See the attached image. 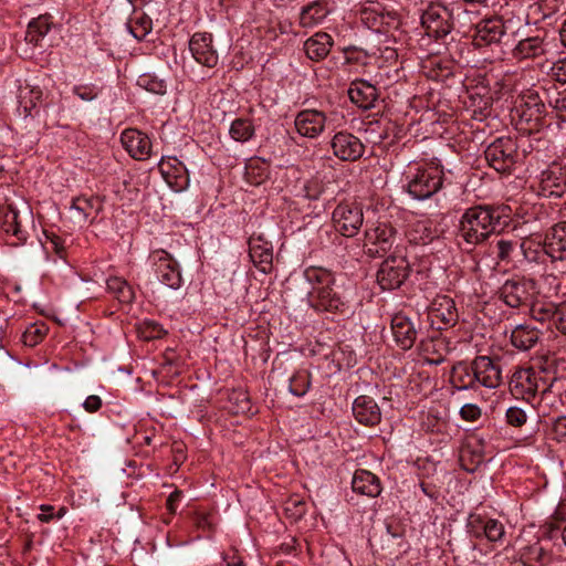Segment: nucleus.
<instances>
[{
	"label": "nucleus",
	"instance_id": "nucleus-1",
	"mask_svg": "<svg viewBox=\"0 0 566 566\" xmlns=\"http://www.w3.org/2000/svg\"><path fill=\"white\" fill-rule=\"evenodd\" d=\"M510 220L507 206L476 205L464 210L459 220L458 237L475 247L501 231Z\"/></svg>",
	"mask_w": 566,
	"mask_h": 566
},
{
	"label": "nucleus",
	"instance_id": "nucleus-2",
	"mask_svg": "<svg viewBox=\"0 0 566 566\" xmlns=\"http://www.w3.org/2000/svg\"><path fill=\"white\" fill-rule=\"evenodd\" d=\"M304 277L311 285L307 294L310 306L318 313L345 315L349 302L336 285V274L323 266H308Z\"/></svg>",
	"mask_w": 566,
	"mask_h": 566
},
{
	"label": "nucleus",
	"instance_id": "nucleus-3",
	"mask_svg": "<svg viewBox=\"0 0 566 566\" xmlns=\"http://www.w3.org/2000/svg\"><path fill=\"white\" fill-rule=\"evenodd\" d=\"M406 191L417 200L431 198L443 186L444 171L438 159L411 161L403 174Z\"/></svg>",
	"mask_w": 566,
	"mask_h": 566
},
{
	"label": "nucleus",
	"instance_id": "nucleus-4",
	"mask_svg": "<svg viewBox=\"0 0 566 566\" xmlns=\"http://www.w3.org/2000/svg\"><path fill=\"white\" fill-rule=\"evenodd\" d=\"M33 226V212L27 202L21 201L18 206L7 200L0 206V229L9 244L13 247L25 244Z\"/></svg>",
	"mask_w": 566,
	"mask_h": 566
},
{
	"label": "nucleus",
	"instance_id": "nucleus-5",
	"mask_svg": "<svg viewBox=\"0 0 566 566\" xmlns=\"http://www.w3.org/2000/svg\"><path fill=\"white\" fill-rule=\"evenodd\" d=\"M557 38L548 30H537L517 41L511 51L512 57L517 62L549 60L558 54Z\"/></svg>",
	"mask_w": 566,
	"mask_h": 566
},
{
	"label": "nucleus",
	"instance_id": "nucleus-6",
	"mask_svg": "<svg viewBox=\"0 0 566 566\" xmlns=\"http://www.w3.org/2000/svg\"><path fill=\"white\" fill-rule=\"evenodd\" d=\"M565 380L554 377L548 386L542 381L539 374L533 368H520L515 370L510 380V391L517 399H522L527 403L534 405L537 394L541 391L542 397L555 389H560Z\"/></svg>",
	"mask_w": 566,
	"mask_h": 566
},
{
	"label": "nucleus",
	"instance_id": "nucleus-7",
	"mask_svg": "<svg viewBox=\"0 0 566 566\" xmlns=\"http://www.w3.org/2000/svg\"><path fill=\"white\" fill-rule=\"evenodd\" d=\"M459 11H465L459 3L447 6L441 2H430L421 13V27L429 38L442 40L452 32L454 14Z\"/></svg>",
	"mask_w": 566,
	"mask_h": 566
},
{
	"label": "nucleus",
	"instance_id": "nucleus-8",
	"mask_svg": "<svg viewBox=\"0 0 566 566\" xmlns=\"http://www.w3.org/2000/svg\"><path fill=\"white\" fill-rule=\"evenodd\" d=\"M520 129L528 134L539 132L546 125L545 99L536 91L524 93L515 106Z\"/></svg>",
	"mask_w": 566,
	"mask_h": 566
},
{
	"label": "nucleus",
	"instance_id": "nucleus-9",
	"mask_svg": "<svg viewBox=\"0 0 566 566\" xmlns=\"http://www.w3.org/2000/svg\"><path fill=\"white\" fill-rule=\"evenodd\" d=\"M484 157L495 171L511 175L518 160V146L511 137H499L485 148Z\"/></svg>",
	"mask_w": 566,
	"mask_h": 566
},
{
	"label": "nucleus",
	"instance_id": "nucleus-10",
	"mask_svg": "<svg viewBox=\"0 0 566 566\" xmlns=\"http://www.w3.org/2000/svg\"><path fill=\"white\" fill-rule=\"evenodd\" d=\"M364 237L368 255L382 256L397 244L398 231L389 221L377 220L366 223Z\"/></svg>",
	"mask_w": 566,
	"mask_h": 566
},
{
	"label": "nucleus",
	"instance_id": "nucleus-11",
	"mask_svg": "<svg viewBox=\"0 0 566 566\" xmlns=\"http://www.w3.org/2000/svg\"><path fill=\"white\" fill-rule=\"evenodd\" d=\"M335 231L345 237L354 238L364 224L363 207L355 200L340 201L332 212Z\"/></svg>",
	"mask_w": 566,
	"mask_h": 566
},
{
	"label": "nucleus",
	"instance_id": "nucleus-12",
	"mask_svg": "<svg viewBox=\"0 0 566 566\" xmlns=\"http://www.w3.org/2000/svg\"><path fill=\"white\" fill-rule=\"evenodd\" d=\"M335 116L336 113L326 114L314 108L303 109L296 114L294 126L300 136L315 139L323 134L325 128H336Z\"/></svg>",
	"mask_w": 566,
	"mask_h": 566
},
{
	"label": "nucleus",
	"instance_id": "nucleus-13",
	"mask_svg": "<svg viewBox=\"0 0 566 566\" xmlns=\"http://www.w3.org/2000/svg\"><path fill=\"white\" fill-rule=\"evenodd\" d=\"M148 260L160 283L172 290L180 289L182 285L180 266L170 253L164 249H156L149 253Z\"/></svg>",
	"mask_w": 566,
	"mask_h": 566
},
{
	"label": "nucleus",
	"instance_id": "nucleus-14",
	"mask_svg": "<svg viewBox=\"0 0 566 566\" xmlns=\"http://www.w3.org/2000/svg\"><path fill=\"white\" fill-rule=\"evenodd\" d=\"M506 22L500 15H492L480 20L474 27L472 43L475 48L502 43L507 35Z\"/></svg>",
	"mask_w": 566,
	"mask_h": 566
},
{
	"label": "nucleus",
	"instance_id": "nucleus-15",
	"mask_svg": "<svg viewBox=\"0 0 566 566\" xmlns=\"http://www.w3.org/2000/svg\"><path fill=\"white\" fill-rule=\"evenodd\" d=\"M409 276V263L405 258L389 256L377 272V282L382 290H395Z\"/></svg>",
	"mask_w": 566,
	"mask_h": 566
},
{
	"label": "nucleus",
	"instance_id": "nucleus-16",
	"mask_svg": "<svg viewBox=\"0 0 566 566\" xmlns=\"http://www.w3.org/2000/svg\"><path fill=\"white\" fill-rule=\"evenodd\" d=\"M463 104L473 119L483 122L492 113L493 97L490 87L483 83L468 87Z\"/></svg>",
	"mask_w": 566,
	"mask_h": 566
},
{
	"label": "nucleus",
	"instance_id": "nucleus-17",
	"mask_svg": "<svg viewBox=\"0 0 566 566\" xmlns=\"http://www.w3.org/2000/svg\"><path fill=\"white\" fill-rule=\"evenodd\" d=\"M537 192L545 198H562L566 195V167L553 164L537 177Z\"/></svg>",
	"mask_w": 566,
	"mask_h": 566
},
{
	"label": "nucleus",
	"instance_id": "nucleus-18",
	"mask_svg": "<svg viewBox=\"0 0 566 566\" xmlns=\"http://www.w3.org/2000/svg\"><path fill=\"white\" fill-rule=\"evenodd\" d=\"M331 147L334 156L343 161H356L365 153L361 140L346 130L338 132L333 136Z\"/></svg>",
	"mask_w": 566,
	"mask_h": 566
},
{
	"label": "nucleus",
	"instance_id": "nucleus-19",
	"mask_svg": "<svg viewBox=\"0 0 566 566\" xmlns=\"http://www.w3.org/2000/svg\"><path fill=\"white\" fill-rule=\"evenodd\" d=\"M249 258L262 273L270 274L273 270V245L261 233H253L249 241Z\"/></svg>",
	"mask_w": 566,
	"mask_h": 566
},
{
	"label": "nucleus",
	"instance_id": "nucleus-20",
	"mask_svg": "<svg viewBox=\"0 0 566 566\" xmlns=\"http://www.w3.org/2000/svg\"><path fill=\"white\" fill-rule=\"evenodd\" d=\"M478 388H497L502 382V369L499 361L489 356H476L473 360Z\"/></svg>",
	"mask_w": 566,
	"mask_h": 566
},
{
	"label": "nucleus",
	"instance_id": "nucleus-21",
	"mask_svg": "<svg viewBox=\"0 0 566 566\" xmlns=\"http://www.w3.org/2000/svg\"><path fill=\"white\" fill-rule=\"evenodd\" d=\"M158 169L172 190L179 192L188 188V170L177 157H163L158 163Z\"/></svg>",
	"mask_w": 566,
	"mask_h": 566
},
{
	"label": "nucleus",
	"instance_id": "nucleus-22",
	"mask_svg": "<svg viewBox=\"0 0 566 566\" xmlns=\"http://www.w3.org/2000/svg\"><path fill=\"white\" fill-rule=\"evenodd\" d=\"M189 50L199 64L210 69L218 64L219 56L213 49L211 33L196 32L189 40Z\"/></svg>",
	"mask_w": 566,
	"mask_h": 566
},
{
	"label": "nucleus",
	"instance_id": "nucleus-23",
	"mask_svg": "<svg viewBox=\"0 0 566 566\" xmlns=\"http://www.w3.org/2000/svg\"><path fill=\"white\" fill-rule=\"evenodd\" d=\"M531 287L532 282L525 279L506 280L499 290V297L507 306L518 308L530 301Z\"/></svg>",
	"mask_w": 566,
	"mask_h": 566
},
{
	"label": "nucleus",
	"instance_id": "nucleus-24",
	"mask_svg": "<svg viewBox=\"0 0 566 566\" xmlns=\"http://www.w3.org/2000/svg\"><path fill=\"white\" fill-rule=\"evenodd\" d=\"M361 22L371 31L380 34H389L398 30L400 25L397 12H385L375 8L363 10Z\"/></svg>",
	"mask_w": 566,
	"mask_h": 566
},
{
	"label": "nucleus",
	"instance_id": "nucleus-25",
	"mask_svg": "<svg viewBox=\"0 0 566 566\" xmlns=\"http://www.w3.org/2000/svg\"><path fill=\"white\" fill-rule=\"evenodd\" d=\"M120 142L129 156L136 160H146L151 155L150 138L136 128L123 130Z\"/></svg>",
	"mask_w": 566,
	"mask_h": 566
},
{
	"label": "nucleus",
	"instance_id": "nucleus-26",
	"mask_svg": "<svg viewBox=\"0 0 566 566\" xmlns=\"http://www.w3.org/2000/svg\"><path fill=\"white\" fill-rule=\"evenodd\" d=\"M429 315L432 322H441L439 329L454 326L459 321L454 301L448 295H437L429 306Z\"/></svg>",
	"mask_w": 566,
	"mask_h": 566
},
{
	"label": "nucleus",
	"instance_id": "nucleus-27",
	"mask_svg": "<svg viewBox=\"0 0 566 566\" xmlns=\"http://www.w3.org/2000/svg\"><path fill=\"white\" fill-rule=\"evenodd\" d=\"M544 252L552 262L566 261V221L557 222L547 230Z\"/></svg>",
	"mask_w": 566,
	"mask_h": 566
},
{
	"label": "nucleus",
	"instance_id": "nucleus-28",
	"mask_svg": "<svg viewBox=\"0 0 566 566\" xmlns=\"http://www.w3.org/2000/svg\"><path fill=\"white\" fill-rule=\"evenodd\" d=\"M391 332L396 345L402 350L412 348L418 336L413 323L402 314H396L391 318Z\"/></svg>",
	"mask_w": 566,
	"mask_h": 566
},
{
	"label": "nucleus",
	"instance_id": "nucleus-29",
	"mask_svg": "<svg viewBox=\"0 0 566 566\" xmlns=\"http://www.w3.org/2000/svg\"><path fill=\"white\" fill-rule=\"evenodd\" d=\"M355 419L367 427H374L381 420V411L377 402L369 396H358L353 402Z\"/></svg>",
	"mask_w": 566,
	"mask_h": 566
},
{
	"label": "nucleus",
	"instance_id": "nucleus-30",
	"mask_svg": "<svg viewBox=\"0 0 566 566\" xmlns=\"http://www.w3.org/2000/svg\"><path fill=\"white\" fill-rule=\"evenodd\" d=\"M348 97L359 108L370 109L378 99V90L365 80H355L349 85Z\"/></svg>",
	"mask_w": 566,
	"mask_h": 566
},
{
	"label": "nucleus",
	"instance_id": "nucleus-31",
	"mask_svg": "<svg viewBox=\"0 0 566 566\" xmlns=\"http://www.w3.org/2000/svg\"><path fill=\"white\" fill-rule=\"evenodd\" d=\"M331 13L326 0H315L302 7L298 15V24L304 29H313L321 25Z\"/></svg>",
	"mask_w": 566,
	"mask_h": 566
},
{
	"label": "nucleus",
	"instance_id": "nucleus-32",
	"mask_svg": "<svg viewBox=\"0 0 566 566\" xmlns=\"http://www.w3.org/2000/svg\"><path fill=\"white\" fill-rule=\"evenodd\" d=\"M450 382L459 391L478 390L473 361L461 360L455 363L451 368Z\"/></svg>",
	"mask_w": 566,
	"mask_h": 566
},
{
	"label": "nucleus",
	"instance_id": "nucleus-33",
	"mask_svg": "<svg viewBox=\"0 0 566 566\" xmlns=\"http://www.w3.org/2000/svg\"><path fill=\"white\" fill-rule=\"evenodd\" d=\"M352 489L355 493L371 499L379 496L382 491L379 478L363 469L354 473Z\"/></svg>",
	"mask_w": 566,
	"mask_h": 566
},
{
	"label": "nucleus",
	"instance_id": "nucleus-34",
	"mask_svg": "<svg viewBox=\"0 0 566 566\" xmlns=\"http://www.w3.org/2000/svg\"><path fill=\"white\" fill-rule=\"evenodd\" d=\"M542 332L530 324L516 325L510 336L511 344L521 352L531 350L539 342Z\"/></svg>",
	"mask_w": 566,
	"mask_h": 566
},
{
	"label": "nucleus",
	"instance_id": "nucleus-35",
	"mask_svg": "<svg viewBox=\"0 0 566 566\" xmlns=\"http://www.w3.org/2000/svg\"><path fill=\"white\" fill-rule=\"evenodd\" d=\"M333 38L326 32H317L304 43V51L312 61H322L331 52Z\"/></svg>",
	"mask_w": 566,
	"mask_h": 566
},
{
	"label": "nucleus",
	"instance_id": "nucleus-36",
	"mask_svg": "<svg viewBox=\"0 0 566 566\" xmlns=\"http://www.w3.org/2000/svg\"><path fill=\"white\" fill-rule=\"evenodd\" d=\"M42 98V91L39 87L29 85L20 87L18 94V112L25 118L33 117L38 114L36 107Z\"/></svg>",
	"mask_w": 566,
	"mask_h": 566
},
{
	"label": "nucleus",
	"instance_id": "nucleus-37",
	"mask_svg": "<svg viewBox=\"0 0 566 566\" xmlns=\"http://www.w3.org/2000/svg\"><path fill=\"white\" fill-rule=\"evenodd\" d=\"M71 209L78 213L80 221L96 218L103 209V202L99 197H76L72 200Z\"/></svg>",
	"mask_w": 566,
	"mask_h": 566
},
{
	"label": "nucleus",
	"instance_id": "nucleus-38",
	"mask_svg": "<svg viewBox=\"0 0 566 566\" xmlns=\"http://www.w3.org/2000/svg\"><path fill=\"white\" fill-rule=\"evenodd\" d=\"M422 69L426 75L434 81H444L453 75V64L449 60L434 56L428 59Z\"/></svg>",
	"mask_w": 566,
	"mask_h": 566
},
{
	"label": "nucleus",
	"instance_id": "nucleus-39",
	"mask_svg": "<svg viewBox=\"0 0 566 566\" xmlns=\"http://www.w3.org/2000/svg\"><path fill=\"white\" fill-rule=\"evenodd\" d=\"M421 347L428 364L440 365L446 360L448 348L443 339L437 338L422 342Z\"/></svg>",
	"mask_w": 566,
	"mask_h": 566
},
{
	"label": "nucleus",
	"instance_id": "nucleus-40",
	"mask_svg": "<svg viewBox=\"0 0 566 566\" xmlns=\"http://www.w3.org/2000/svg\"><path fill=\"white\" fill-rule=\"evenodd\" d=\"M312 384V375L308 369L300 368L289 378V391L295 397H304Z\"/></svg>",
	"mask_w": 566,
	"mask_h": 566
},
{
	"label": "nucleus",
	"instance_id": "nucleus-41",
	"mask_svg": "<svg viewBox=\"0 0 566 566\" xmlns=\"http://www.w3.org/2000/svg\"><path fill=\"white\" fill-rule=\"evenodd\" d=\"M106 286L108 292L112 293L123 304H129L135 298L133 287L122 277H109L106 281Z\"/></svg>",
	"mask_w": 566,
	"mask_h": 566
},
{
	"label": "nucleus",
	"instance_id": "nucleus-42",
	"mask_svg": "<svg viewBox=\"0 0 566 566\" xmlns=\"http://www.w3.org/2000/svg\"><path fill=\"white\" fill-rule=\"evenodd\" d=\"M51 29V22L49 15H40L31 20L28 24L25 33V40L29 43L38 45L39 42L44 38Z\"/></svg>",
	"mask_w": 566,
	"mask_h": 566
},
{
	"label": "nucleus",
	"instance_id": "nucleus-43",
	"mask_svg": "<svg viewBox=\"0 0 566 566\" xmlns=\"http://www.w3.org/2000/svg\"><path fill=\"white\" fill-rule=\"evenodd\" d=\"M410 241L417 244H429L438 237L437 229L429 221H418L409 233Z\"/></svg>",
	"mask_w": 566,
	"mask_h": 566
},
{
	"label": "nucleus",
	"instance_id": "nucleus-44",
	"mask_svg": "<svg viewBox=\"0 0 566 566\" xmlns=\"http://www.w3.org/2000/svg\"><path fill=\"white\" fill-rule=\"evenodd\" d=\"M557 310L558 304H555L553 302L537 301L533 303L531 306V316L537 322H547L551 324V326H553Z\"/></svg>",
	"mask_w": 566,
	"mask_h": 566
},
{
	"label": "nucleus",
	"instance_id": "nucleus-45",
	"mask_svg": "<svg viewBox=\"0 0 566 566\" xmlns=\"http://www.w3.org/2000/svg\"><path fill=\"white\" fill-rule=\"evenodd\" d=\"M545 99L549 107L555 113V116L562 122L566 123V88L563 91L549 92L544 90Z\"/></svg>",
	"mask_w": 566,
	"mask_h": 566
},
{
	"label": "nucleus",
	"instance_id": "nucleus-46",
	"mask_svg": "<svg viewBox=\"0 0 566 566\" xmlns=\"http://www.w3.org/2000/svg\"><path fill=\"white\" fill-rule=\"evenodd\" d=\"M229 133L237 142H248L254 135V126L250 119L237 118L232 122Z\"/></svg>",
	"mask_w": 566,
	"mask_h": 566
},
{
	"label": "nucleus",
	"instance_id": "nucleus-47",
	"mask_svg": "<svg viewBox=\"0 0 566 566\" xmlns=\"http://www.w3.org/2000/svg\"><path fill=\"white\" fill-rule=\"evenodd\" d=\"M520 239H507L500 238L495 242V253L500 262L510 263L513 259V254L517 248H520Z\"/></svg>",
	"mask_w": 566,
	"mask_h": 566
},
{
	"label": "nucleus",
	"instance_id": "nucleus-48",
	"mask_svg": "<svg viewBox=\"0 0 566 566\" xmlns=\"http://www.w3.org/2000/svg\"><path fill=\"white\" fill-rule=\"evenodd\" d=\"M137 85L147 92L164 95L167 90V85L164 80L158 78L155 74L145 73L138 76Z\"/></svg>",
	"mask_w": 566,
	"mask_h": 566
},
{
	"label": "nucleus",
	"instance_id": "nucleus-49",
	"mask_svg": "<svg viewBox=\"0 0 566 566\" xmlns=\"http://www.w3.org/2000/svg\"><path fill=\"white\" fill-rule=\"evenodd\" d=\"M167 331L157 322L146 319L138 326V335L144 340H154L164 337Z\"/></svg>",
	"mask_w": 566,
	"mask_h": 566
},
{
	"label": "nucleus",
	"instance_id": "nucleus-50",
	"mask_svg": "<svg viewBox=\"0 0 566 566\" xmlns=\"http://www.w3.org/2000/svg\"><path fill=\"white\" fill-rule=\"evenodd\" d=\"M49 327L45 323H35L30 325L22 334V342L25 346L34 347L46 335Z\"/></svg>",
	"mask_w": 566,
	"mask_h": 566
},
{
	"label": "nucleus",
	"instance_id": "nucleus-51",
	"mask_svg": "<svg viewBox=\"0 0 566 566\" xmlns=\"http://www.w3.org/2000/svg\"><path fill=\"white\" fill-rule=\"evenodd\" d=\"M325 192V184L318 177H313L304 181L300 196L307 200H318Z\"/></svg>",
	"mask_w": 566,
	"mask_h": 566
},
{
	"label": "nucleus",
	"instance_id": "nucleus-52",
	"mask_svg": "<svg viewBox=\"0 0 566 566\" xmlns=\"http://www.w3.org/2000/svg\"><path fill=\"white\" fill-rule=\"evenodd\" d=\"M129 29L134 38L140 41L153 30V21L147 14L142 13L132 21Z\"/></svg>",
	"mask_w": 566,
	"mask_h": 566
},
{
	"label": "nucleus",
	"instance_id": "nucleus-53",
	"mask_svg": "<svg viewBox=\"0 0 566 566\" xmlns=\"http://www.w3.org/2000/svg\"><path fill=\"white\" fill-rule=\"evenodd\" d=\"M488 516L482 515L475 512H472L469 514L467 518V532L470 534V536L481 539L483 538V531L485 528Z\"/></svg>",
	"mask_w": 566,
	"mask_h": 566
},
{
	"label": "nucleus",
	"instance_id": "nucleus-54",
	"mask_svg": "<svg viewBox=\"0 0 566 566\" xmlns=\"http://www.w3.org/2000/svg\"><path fill=\"white\" fill-rule=\"evenodd\" d=\"M229 402L232 403L233 413H245L251 409V401L247 391L234 389L229 395Z\"/></svg>",
	"mask_w": 566,
	"mask_h": 566
},
{
	"label": "nucleus",
	"instance_id": "nucleus-55",
	"mask_svg": "<svg viewBox=\"0 0 566 566\" xmlns=\"http://www.w3.org/2000/svg\"><path fill=\"white\" fill-rule=\"evenodd\" d=\"M520 249L524 258L530 262H541L542 258L546 255L544 244L541 245L534 241L521 240Z\"/></svg>",
	"mask_w": 566,
	"mask_h": 566
},
{
	"label": "nucleus",
	"instance_id": "nucleus-56",
	"mask_svg": "<svg viewBox=\"0 0 566 566\" xmlns=\"http://www.w3.org/2000/svg\"><path fill=\"white\" fill-rule=\"evenodd\" d=\"M46 249L53 251L60 259L66 258L65 240L53 231H44Z\"/></svg>",
	"mask_w": 566,
	"mask_h": 566
},
{
	"label": "nucleus",
	"instance_id": "nucleus-57",
	"mask_svg": "<svg viewBox=\"0 0 566 566\" xmlns=\"http://www.w3.org/2000/svg\"><path fill=\"white\" fill-rule=\"evenodd\" d=\"M505 535V527L502 522L496 518H488L483 537L490 542H500Z\"/></svg>",
	"mask_w": 566,
	"mask_h": 566
},
{
	"label": "nucleus",
	"instance_id": "nucleus-58",
	"mask_svg": "<svg viewBox=\"0 0 566 566\" xmlns=\"http://www.w3.org/2000/svg\"><path fill=\"white\" fill-rule=\"evenodd\" d=\"M505 419L507 424L520 428L526 423L527 412L522 407L512 406L507 408Z\"/></svg>",
	"mask_w": 566,
	"mask_h": 566
},
{
	"label": "nucleus",
	"instance_id": "nucleus-59",
	"mask_svg": "<svg viewBox=\"0 0 566 566\" xmlns=\"http://www.w3.org/2000/svg\"><path fill=\"white\" fill-rule=\"evenodd\" d=\"M536 6L542 13L543 20H546L559 12L562 0H538Z\"/></svg>",
	"mask_w": 566,
	"mask_h": 566
},
{
	"label": "nucleus",
	"instance_id": "nucleus-60",
	"mask_svg": "<svg viewBox=\"0 0 566 566\" xmlns=\"http://www.w3.org/2000/svg\"><path fill=\"white\" fill-rule=\"evenodd\" d=\"M73 93L82 101L91 102L97 97L99 91L93 84H81L73 87Z\"/></svg>",
	"mask_w": 566,
	"mask_h": 566
},
{
	"label": "nucleus",
	"instance_id": "nucleus-61",
	"mask_svg": "<svg viewBox=\"0 0 566 566\" xmlns=\"http://www.w3.org/2000/svg\"><path fill=\"white\" fill-rule=\"evenodd\" d=\"M549 75L557 82L566 83V57L553 63Z\"/></svg>",
	"mask_w": 566,
	"mask_h": 566
},
{
	"label": "nucleus",
	"instance_id": "nucleus-62",
	"mask_svg": "<svg viewBox=\"0 0 566 566\" xmlns=\"http://www.w3.org/2000/svg\"><path fill=\"white\" fill-rule=\"evenodd\" d=\"M553 439L562 442L566 441V416L557 417L552 426Z\"/></svg>",
	"mask_w": 566,
	"mask_h": 566
},
{
	"label": "nucleus",
	"instance_id": "nucleus-63",
	"mask_svg": "<svg viewBox=\"0 0 566 566\" xmlns=\"http://www.w3.org/2000/svg\"><path fill=\"white\" fill-rule=\"evenodd\" d=\"M460 416L465 421H476L481 417V408L475 403H465L460 409Z\"/></svg>",
	"mask_w": 566,
	"mask_h": 566
},
{
	"label": "nucleus",
	"instance_id": "nucleus-64",
	"mask_svg": "<svg viewBox=\"0 0 566 566\" xmlns=\"http://www.w3.org/2000/svg\"><path fill=\"white\" fill-rule=\"evenodd\" d=\"M553 326L560 332L562 334L566 335V302L558 304V310L556 312L555 321L553 323Z\"/></svg>",
	"mask_w": 566,
	"mask_h": 566
}]
</instances>
